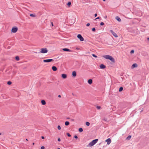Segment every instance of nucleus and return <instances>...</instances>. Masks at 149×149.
<instances>
[{
    "label": "nucleus",
    "mask_w": 149,
    "mask_h": 149,
    "mask_svg": "<svg viewBox=\"0 0 149 149\" xmlns=\"http://www.w3.org/2000/svg\"><path fill=\"white\" fill-rule=\"evenodd\" d=\"M103 57L106 59H109L113 63L115 62L114 58L111 56L109 55H105L103 56Z\"/></svg>",
    "instance_id": "f257e3e1"
},
{
    "label": "nucleus",
    "mask_w": 149,
    "mask_h": 149,
    "mask_svg": "<svg viewBox=\"0 0 149 149\" xmlns=\"http://www.w3.org/2000/svg\"><path fill=\"white\" fill-rule=\"evenodd\" d=\"M98 139H96L93 140L87 145V147H91L94 145L98 141Z\"/></svg>",
    "instance_id": "f03ea898"
},
{
    "label": "nucleus",
    "mask_w": 149,
    "mask_h": 149,
    "mask_svg": "<svg viewBox=\"0 0 149 149\" xmlns=\"http://www.w3.org/2000/svg\"><path fill=\"white\" fill-rule=\"evenodd\" d=\"M48 52V50L46 48H42L40 51V53H45Z\"/></svg>",
    "instance_id": "7ed1b4c3"
},
{
    "label": "nucleus",
    "mask_w": 149,
    "mask_h": 149,
    "mask_svg": "<svg viewBox=\"0 0 149 149\" xmlns=\"http://www.w3.org/2000/svg\"><path fill=\"white\" fill-rule=\"evenodd\" d=\"M77 38L80 39L81 41H84V39L80 34H78L77 36Z\"/></svg>",
    "instance_id": "20e7f679"
},
{
    "label": "nucleus",
    "mask_w": 149,
    "mask_h": 149,
    "mask_svg": "<svg viewBox=\"0 0 149 149\" xmlns=\"http://www.w3.org/2000/svg\"><path fill=\"white\" fill-rule=\"evenodd\" d=\"M17 30L18 29L17 27H13L11 31L13 33H15L17 31Z\"/></svg>",
    "instance_id": "39448f33"
},
{
    "label": "nucleus",
    "mask_w": 149,
    "mask_h": 149,
    "mask_svg": "<svg viewBox=\"0 0 149 149\" xmlns=\"http://www.w3.org/2000/svg\"><path fill=\"white\" fill-rule=\"evenodd\" d=\"M53 61V60L52 59H48L44 60L43 61L44 62H49L52 61Z\"/></svg>",
    "instance_id": "423d86ee"
},
{
    "label": "nucleus",
    "mask_w": 149,
    "mask_h": 149,
    "mask_svg": "<svg viewBox=\"0 0 149 149\" xmlns=\"http://www.w3.org/2000/svg\"><path fill=\"white\" fill-rule=\"evenodd\" d=\"M110 32L112 34V35L115 37H117L118 36L116 34V33L114 32L112 30H110Z\"/></svg>",
    "instance_id": "0eeeda50"
},
{
    "label": "nucleus",
    "mask_w": 149,
    "mask_h": 149,
    "mask_svg": "<svg viewBox=\"0 0 149 149\" xmlns=\"http://www.w3.org/2000/svg\"><path fill=\"white\" fill-rule=\"evenodd\" d=\"M105 141L107 142V144L109 145L111 143V140L110 138H108Z\"/></svg>",
    "instance_id": "6e6552de"
},
{
    "label": "nucleus",
    "mask_w": 149,
    "mask_h": 149,
    "mask_svg": "<svg viewBox=\"0 0 149 149\" xmlns=\"http://www.w3.org/2000/svg\"><path fill=\"white\" fill-rule=\"evenodd\" d=\"M63 50L66 52H72V51L70 49L68 48H63Z\"/></svg>",
    "instance_id": "1a4fd4ad"
},
{
    "label": "nucleus",
    "mask_w": 149,
    "mask_h": 149,
    "mask_svg": "<svg viewBox=\"0 0 149 149\" xmlns=\"http://www.w3.org/2000/svg\"><path fill=\"white\" fill-rule=\"evenodd\" d=\"M100 68L102 69H104V68H106L105 66L103 64H102L100 65Z\"/></svg>",
    "instance_id": "9d476101"
},
{
    "label": "nucleus",
    "mask_w": 149,
    "mask_h": 149,
    "mask_svg": "<svg viewBox=\"0 0 149 149\" xmlns=\"http://www.w3.org/2000/svg\"><path fill=\"white\" fill-rule=\"evenodd\" d=\"M137 66V65L136 63L133 64L132 66V68H134L135 67H136Z\"/></svg>",
    "instance_id": "9b49d317"
},
{
    "label": "nucleus",
    "mask_w": 149,
    "mask_h": 149,
    "mask_svg": "<svg viewBox=\"0 0 149 149\" xmlns=\"http://www.w3.org/2000/svg\"><path fill=\"white\" fill-rule=\"evenodd\" d=\"M62 77L63 79H65L67 77V75L65 74H62Z\"/></svg>",
    "instance_id": "f8f14e48"
},
{
    "label": "nucleus",
    "mask_w": 149,
    "mask_h": 149,
    "mask_svg": "<svg viewBox=\"0 0 149 149\" xmlns=\"http://www.w3.org/2000/svg\"><path fill=\"white\" fill-rule=\"evenodd\" d=\"M116 19L117 20V21L119 22H120L121 21V19L118 16H116Z\"/></svg>",
    "instance_id": "ddd939ff"
},
{
    "label": "nucleus",
    "mask_w": 149,
    "mask_h": 149,
    "mask_svg": "<svg viewBox=\"0 0 149 149\" xmlns=\"http://www.w3.org/2000/svg\"><path fill=\"white\" fill-rule=\"evenodd\" d=\"M93 82V81L92 79H90L88 80V84H92Z\"/></svg>",
    "instance_id": "4468645a"
},
{
    "label": "nucleus",
    "mask_w": 149,
    "mask_h": 149,
    "mask_svg": "<svg viewBox=\"0 0 149 149\" xmlns=\"http://www.w3.org/2000/svg\"><path fill=\"white\" fill-rule=\"evenodd\" d=\"M72 75L73 77H75L77 75L76 72L75 71H74L72 72Z\"/></svg>",
    "instance_id": "2eb2a0df"
},
{
    "label": "nucleus",
    "mask_w": 149,
    "mask_h": 149,
    "mask_svg": "<svg viewBox=\"0 0 149 149\" xmlns=\"http://www.w3.org/2000/svg\"><path fill=\"white\" fill-rule=\"evenodd\" d=\"M52 69L54 71H56L57 70V68L56 66H53L52 67Z\"/></svg>",
    "instance_id": "dca6fc26"
},
{
    "label": "nucleus",
    "mask_w": 149,
    "mask_h": 149,
    "mask_svg": "<svg viewBox=\"0 0 149 149\" xmlns=\"http://www.w3.org/2000/svg\"><path fill=\"white\" fill-rule=\"evenodd\" d=\"M41 103L43 105H45L46 104V102L45 100H41Z\"/></svg>",
    "instance_id": "f3484780"
},
{
    "label": "nucleus",
    "mask_w": 149,
    "mask_h": 149,
    "mask_svg": "<svg viewBox=\"0 0 149 149\" xmlns=\"http://www.w3.org/2000/svg\"><path fill=\"white\" fill-rule=\"evenodd\" d=\"M70 124V123L68 121H66L65 122V125L66 126L69 125Z\"/></svg>",
    "instance_id": "a211bd4d"
},
{
    "label": "nucleus",
    "mask_w": 149,
    "mask_h": 149,
    "mask_svg": "<svg viewBox=\"0 0 149 149\" xmlns=\"http://www.w3.org/2000/svg\"><path fill=\"white\" fill-rule=\"evenodd\" d=\"M131 138V135L128 136L126 138V139L127 140H129Z\"/></svg>",
    "instance_id": "6ab92c4d"
},
{
    "label": "nucleus",
    "mask_w": 149,
    "mask_h": 149,
    "mask_svg": "<svg viewBox=\"0 0 149 149\" xmlns=\"http://www.w3.org/2000/svg\"><path fill=\"white\" fill-rule=\"evenodd\" d=\"M79 132H81L83 131V130L82 128H80L79 129Z\"/></svg>",
    "instance_id": "aec40b11"
},
{
    "label": "nucleus",
    "mask_w": 149,
    "mask_h": 149,
    "mask_svg": "<svg viewBox=\"0 0 149 149\" xmlns=\"http://www.w3.org/2000/svg\"><path fill=\"white\" fill-rule=\"evenodd\" d=\"M123 90V87H120L119 89V91L121 92Z\"/></svg>",
    "instance_id": "412c9836"
},
{
    "label": "nucleus",
    "mask_w": 149,
    "mask_h": 149,
    "mask_svg": "<svg viewBox=\"0 0 149 149\" xmlns=\"http://www.w3.org/2000/svg\"><path fill=\"white\" fill-rule=\"evenodd\" d=\"M86 124L87 126H88L90 125V123L89 122H87L86 123Z\"/></svg>",
    "instance_id": "4be33fe9"
},
{
    "label": "nucleus",
    "mask_w": 149,
    "mask_h": 149,
    "mask_svg": "<svg viewBox=\"0 0 149 149\" xmlns=\"http://www.w3.org/2000/svg\"><path fill=\"white\" fill-rule=\"evenodd\" d=\"M15 59L17 61H19V58L18 56H17L15 57Z\"/></svg>",
    "instance_id": "5701e85b"
},
{
    "label": "nucleus",
    "mask_w": 149,
    "mask_h": 149,
    "mask_svg": "<svg viewBox=\"0 0 149 149\" xmlns=\"http://www.w3.org/2000/svg\"><path fill=\"white\" fill-rule=\"evenodd\" d=\"M96 107L97 109H100L101 108V107L98 106H97Z\"/></svg>",
    "instance_id": "b1692460"
},
{
    "label": "nucleus",
    "mask_w": 149,
    "mask_h": 149,
    "mask_svg": "<svg viewBox=\"0 0 149 149\" xmlns=\"http://www.w3.org/2000/svg\"><path fill=\"white\" fill-rule=\"evenodd\" d=\"M71 4V2H69L67 4V5L68 6H69Z\"/></svg>",
    "instance_id": "393cba45"
},
{
    "label": "nucleus",
    "mask_w": 149,
    "mask_h": 149,
    "mask_svg": "<svg viewBox=\"0 0 149 149\" xmlns=\"http://www.w3.org/2000/svg\"><path fill=\"white\" fill-rule=\"evenodd\" d=\"M12 84V82L11 81H8V82H7V84H8V85H10L11 84Z\"/></svg>",
    "instance_id": "a878e982"
},
{
    "label": "nucleus",
    "mask_w": 149,
    "mask_h": 149,
    "mask_svg": "<svg viewBox=\"0 0 149 149\" xmlns=\"http://www.w3.org/2000/svg\"><path fill=\"white\" fill-rule=\"evenodd\" d=\"M92 55L95 58H96L97 57V56L94 54H92Z\"/></svg>",
    "instance_id": "bb28decb"
},
{
    "label": "nucleus",
    "mask_w": 149,
    "mask_h": 149,
    "mask_svg": "<svg viewBox=\"0 0 149 149\" xmlns=\"http://www.w3.org/2000/svg\"><path fill=\"white\" fill-rule=\"evenodd\" d=\"M57 128L58 130H60L61 129V127L60 125H58L57 127Z\"/></svg>",
    "instance_id": "cd10ccee"
},
{
    "label": "nucleus",
    "mask_w": 149,
    "mask_h": 149,
    "mask_svg": "<svg viewBox=\"0 0 149 149\" xmlns=\"http://www.w3.org/2000/svg\"><path fill=\"white\" fill-rule=\"evenodd\" d=\"M134 51L133 50H132L130 52V53L131 54H132L134 53Z\"/></svg>",
    "instance_id": "c85d7f7f"
},
{
    "label": "nucleus",
    "mask_w": 149,
    "mask_h": 149,
    "mask_svg": "<svg viewBox=\"0 0 149 149\" xmlns=\"http://www.w3.org/2000/svg\"><path fill=\"white\" fill-rule=\"evenodd\" d=\"M67 135L69 137H70L71 136V135L69 133H67Z\"/></svg>",
    "instance_id": "c756f323"
},
{
    "label": "nucleus",
    "mask_w": 149,
    "mask_h": 149,
    "mask_svg": "<svg viewBox=\"0 0 149 149\" xmlns=\"http://www.w3.org/2000/svg\"><path fill=\"white\" fill-rule=\"evenodd\" d=\"M30 16H31V17H35V15H34L33 14H30Z\"/></svg>",
    "instance_id": "7c9ffc66"
},
{
    "label": "nucleus",
    "mask_w": 149,
    "mask_h": 149,
    "mask_svg": "<svg viewBox=\"0 0 149 149\" xmlns=\"http://www.w3.org/2000/svg\"><path fill=\"white\" fill-rule=\"evenodd\" d=\"M104 23L103 22H101V23H100V25L101 26L104 25Z\"/></svg>",
    "instance_id": "2f4dec72"
},
{
    "label": "nucleus",
    "mask_w": 149,
    "mask_h": 149,
    "mask_svg": "<svg viewBox=\"0 0 149 149\" xmlns=\"http://www.w3.org/2000/svg\"><path fill=\"white\" fill-rule=\"evenodd\" d=\"M95 28H93L92 29V31H95Z\"/></svg>",
    "instance_id": "473e14b6"
},
{
    "label": "nucleus",
    "mask_w": 149,
    "mask_h": 149,
    "mask_svg": "<svg viewBox=\"0 0 149 149\" xmlns=\"http://www.w3.org/2000/svg\"><path fill=\"white\" fill-rule=\"evenodd\" d=\"M40 148H41V149H44L45 147L44 146H42Z\"/></svg>",
    "instance_id": "72a5a7b5"
},
{
    "label": "nucleus",
    "mask_w": 149,
    "mask_h": 149,
    "mask_svg": "<svg viewBox=\"0 0 149 149\" xmlns=\"http://www.w3.org/2000/svg\"><path fill=\"white\" fill-rule=\"evenodd\" d=\"M74 138L75 139H77L78 138V137L76 135H75L74 136Z\"/></svg>",
    "instance_id": "f704fd0d"
},
{
    "label": "nucleus",
    "mask_w": 149,
    "mask_h": 149,
    "mask_svg": "<svg viewBox=\"0 0 149 149\" xmlns=\"http://www.w3.org/2000/svg\"><path fill=\"white\" fill-rule=\"evenodd\" d=\"M90 25V24L89 23H87L86 25V26H89V25Z\"/></svg>",
    "instance_id": "c9c22d12"
},
{
    "label": "nucleus",
    "mask_w": 149,
    "mask_h": 149,
    "mask_svg": "<svg viewBox=\"0 0 149 149\" xmlns=\"http://www.w3.org/2000/svg\"><path fill=\"white\" fill-rule=\"evenodd\" d=\"M103 120L105 121H106L107 120V119L106 118H104Z\"/></svg>",
    "instance_id": "e433bc0d"
},
{
    "label": "nucleus",
    "mask_w": 149,
    "mask_h": 149,
    "mask_svg": "<svg viewBox=\"0 0 149 149\" xmlns=\"http://www.w3.org/2000/svg\"><path fill=\"white\" fill-rule=\"evenodd\" d=\"M58 141H61V139L60 138H58Z\"/></svg>",
    "instance_id": "4c0bfd02"
},
{
    "label": "nucleus",
    "mask_w": 149,
    "mask_h": 149,
    "mask_svg": "<svg viewBox=\"0 0 149 149\" xmlns=\"http://www.w3.org/2000/svg\"><path fill=\"white\" fill-rule=\"evenodd\" d=\"M41 138H42V139H45V137L43 136H42L41 137Z\"/></svg>",
    "instance_id": "58836bf2"
},
{
    "label": "nucleus",
    "mask_w": 149,
    "mask_h": 149,
    "mask_svg": "<svg viewBox=\"0 0 149 149\" xmlns=\"http://www.w3.org/2000/svg\"><path fill=\"white\" fill-rule=\"evenodd\" d=\"M97 14L96 13L95 14V15H95V17H96L97 16Z\"/></svg>",
    "instance_id": "ea45409f"
},
{
    "label": "nucleus",
    "mask_w": 149,
    "mask_h": 149,
    "mask_svg": "<svg viewBox=\"0 0 149 149\" xmlns=\"http://www.w3.org/2000/svg\"><path fill=\"white\" fill-rule=\"evenodd\" d=\"M100 17H97V18H96L95 19H100Z\"/></svg>",
    "instance_id": "a19ab883"
},
{
    "label": "nucleus",
    "mask_w": 149,
    "mask_h": 149,
    "mask_svg": "<svg viewBox=\"0 0 149 149\" xmlns=\"http://www.w3.org/2000/svg\"><path fill=\"white\" fill-rule=\"evenodd\" d=\"M58 97H61V95H58Z\"/></svg>",
    "instance_id": "79ce46f5"
},
{
    "label": "nucleus",
    "mask_w": 149,
    "mask_h": 149,
    "mask_svg": "<svg viewBox=\"0 0 149 149\" xmlns=\"http://www.w3.org/2000/svg\"><path fill=\"white\" fill-rule=\"evenodd\" d=\"M107 16H105V18H107Z\"/></svg>",
    "instance_id": "37998d69"
},
{
    "label": "nucleus",
    "mask_w": 149,
    "mask_h": 149,
    "mask_svg": "<svg viewBox=\"0 0 149 149\" xmlns=\"http://www.w3.org/2000/svg\"><path fill=\"white\" fill-rule=\"evenodd\" d=\"M79 49V48H77L76 49Z\"/></svg>",
    "instance_id": "c03bdc74"
},
{
    "label": "nucleus",
    "mask_w": 149,
    "mask_h": 149,
    "mask_svg": "<svg viewBox=\"0 0 149 149\" xmlns=\"http://www.w3.org/2000/svg\"><path fill=\"white\" fill-rule=\"evenodd\" d=\"M147 40H149V38H147Z\"/></svg>",
    "instance_id": "a18cd8bd"
},
{
    "label": "nucleus",
    "mask_w": 149,
    "mask_h": 149,
    "mask_svg": "<svg viewBox=\"0 0 149 149\" xmlns=\"http://www.w3.org/2000/svg\"><path fill=\"white\" fill-rule=\"evenodd\" d=\"M32 144L33 145H34V143H32Z\"/></svg>",
    "instance_id": "49530a36"
},
{
    "label": "nucleus",
    "mask_w": 149,
    "mask_h": 149,
    "mask_svg": "<svg viewBox=\"0 0 149 149\" xmlns=\"http://www.w3.org/2000/svg\"><path fill=\"white\" fill-rule=\"evenodd\" d=\"M67 119H70V118H67Z\"/></svg>",
    "instance_id": "de8ad7c7"
},
{
    "label": "nucleus",
    "mask_w": 149,
    "mask_h": 149,
    "mask_svg": "<svg viewBox=\"0 0 149 149\" xmlns=\"http://www.w3.org/2000/svg\"><path fill=\"white\" fill-rule=\"evenodd\" d=\"M52 26H53V23H52Z\"/></svg>",
    "instance_id": "09e8293b"
},
{
    "label": "nucleus",
    "mask_w": 149,
    "mask_h": 149,
    "mask_svg": "<svg viewBox=\"0 0 149 149\" xmlns=\"http://www.w3.org/2000/svg\"><path fill=\"white\" fill-rule=\"evenodd\" d=\"M103 1H106V0H103Z\"/></svg>",
    "instance_id": "8fccbe9b"
},
{
    "label": "nucleus",
    "mask_w": 149,
    "mask_h": 149,
    "mask_svg": "<svg viewBox=\"0 0 149 149\" xmlns=\"http://www.w3.org/2000/svg\"><path fill=\"white\" fill-rule=\"evenodd\" d=\"M26 141H28V139H26Z\"/></svg>",
    "instance_id": "3c124183"
},
{
    "label": "nucleus",
    "mask_w": 149,
    "mask_h": 149,
    "mask_svg": "<svg viewBox=\"0 0 149 149\" xmlns=\"http://www.w3.org/2000/svg\"><path fill=\"white\" fill-rule=\"evenodd\" d=\"M72 121H74V119H72Z\"/></svg>",
    "instance_id": "603ef678"
},
{
    "label": "nucleus",
    "mask_w": 149,
    "mask_h": 149,
    "mask_svg": "<svg viewBox=\"0 0 149 149\" xmlns=\"http://www.w3.org/2000/svg\"><path fill=\"white\" fill-rule=\"evenodd\" d=\"M57 149H61L60 148H58Z\"/></svg>",
    "instance_id": "864d4df0"
},
{
    "label": "nucleus",
    "mask_w": 149,
    "mask_h": 149,
    "mask_svg": "<svg viewBox=\"0 0 149 149\" xmlns=\"http://www.w3.org/2000/svg\"><path fill=\"white\" fill-rule=\"evenodd\" d=\"M1 135V134L0 133V135Z\"/></svg>",
    "instance_id": "5fc2aeb1"
}]
</instances>
